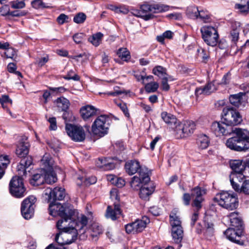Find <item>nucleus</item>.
I'll list each match as a JSON object with an SVG mask.
<instances>
[{
    "label": "nucleus",
    "instance_id": "1",
    "mask_svg": "<svg viewBox=\"0 0 249 249\" xmlns=\"http://www.w3.org/2000/svg\"><path fill=\"white\" fill-rule=\"evenodd\" d=\"M68 222L64 220H58L56 224L57 229L60 232L57 234L55 237V241L59 245H64L70 244L73 242L77 239L78 230V225L77 222L73 220H69Z\"/></svg>",
    "mask_w": 249,
    "mask_h": 249
},
{
    "label": "nucleus",
    "instance_id": "2",
    "mask_svg": "<svg viewBox=\"0 0 249 249\" xmlns=\"http://www.w3.org/2000/svg\"><path fill=\"white\" fill-rule=\"evenodd\" d=\"M211 131L217 137L230 135L234 134L237 139L248 149L249 148V131L245 129L227 127L225 124L213 123L211 126Z\"/></svg>",
    "mask_w": 249,
    "mask_h": 249
},
{
    "label": "nucleus",
    "instance_id": "3",
    "mask_svg": "<svg viewBox=\"0 0 249 249\" xmlns=\"http://www.w3.org/2000/svg\"><path fill=\"white\" fill-rule=\"evenodd\" d=\"M169 7L168 5L162 4H150L145 3L141 5L139 10H134L132 14L136 17L148 20L155 17L154 14L167 11L169 10Z\"/></svg>",
    "mask_w": 249,
    "mask_h": 249
},
{
    "label": "nucleus",
    "instance_id": "4",
    "mask_svg": "<svg viewBox=\"0 0 249 249\" xmlns=\"http://www.w3.org/2000/svg\"><path fill=\"white\" fill-rule=\"evenodd\" d=\"M49 209L51 215L59 216L62 218L60 220H66V222L73 219V216L75 213V210L69 203H64L62 205L59 203H55L52 201L49 205Z\"/></svg>",
    "mask_w": 249,
    "mask_h": 249
},
{
    "label": "nucleus",
    "instance_id": "5",
    "mask_svg": "<svg viewBox=\"0 0 249 249\" xmlns=\"http://www.w3.org/2000/svg\"><path fill=\"white\" fill-rule=\"evenodd\" d=\"M213 200L224 209L229 211L235 210L238 206V200L236 195L227 191H222L217 193L213 198Z\"/></svg>",
    "mask_w": 249,
    "mask_h": 249
},
{
    "label": "nucleus",
    "instance_id": "6",
    "mask_svg": "<svg viewBox=\"0 0 249 249\" xmlns=\"http://www.w3.org/2000/svg\"><path fill=\"white\" fill-rule=\"evenodd\" d=\"M222 122H214L220 124H224L227 127H231L240 124L242 119L239 112L232 107H226L223 110Z\"/></svg>",
    "mask_w": 249,
    "mask_h": 249
},
{
    "label": "nucleus",
    "instance_id": "7",
    "mask_svg": "<svg viewBox=\"0 0 249 249\" xmlns=\"http://www.w3.org/2000/svg\"><path fill=\"white\" fill-rule=\"evenodd\" d=\"M109 118L106 115L98 116L91 126V131L95 135L103 137L107 134L109 126Z\"/></svg>",
    "mask_w": 249,
    "mask_h": 249
},
{
    "label": "nucleus",
    "instance_id": "8",
    "mask_svg": "<svg viewBox=\"0 0 249 249\" xmlns=\"http://www.w3.org/2000/svg\"><path fill=\"white\" fill-rule=\"evenodd\" d=\"M206 193L205 190L199 186L195 187L191 190V196L188 193H185L183 196L184 203L186 205L190 204L191 197L193 199L192 205L198 210L201 207V202L203 201L202 196Z\"/></svg>",
    "mask_w": 249,
    "mask_h": 249
},
{
    "label": "nucleus",
    "instance_id": "9",
    "mask_svg": "<svg viewBox=\"0 0 249 249\" xmlns=\"http://www.w3.org/2000/svg\"><path fill=\"white\" fill-rule=\"evenodd\" d=\"M202 38L208 45L214 46L218 41L219 35L217 29L211 26H203L200 29Z\"/></svg>",
    "mask_w": 249,
    "mask_h": 249
},
{
    "label": "nucleus",
    "instance_id": "10",
    "mask_svg": "<svg viewBox=\"0 0 249 249\" xmlns=\"http://www.w3.org/2000/svg\"><path fill=\"white\" fill-rule=\"evenodd\" d=\"M196 128L194 122L186 121L183 123L178 122L175 127V132L177 138H183L193 133Z\"/></svg>",
    "mask_w": 249,
    "mask_h": 249
},
{
    "label": "nucleus",
    "instance_id": "11",
    "mask_svg": "<svg viewBox=\"0 0 249 249\" xmlns=\"http://www.w3.org/2000/svg\"><path fill=\"white\" fill-rule=\"evenodd\" d=\"M11 194L16 197H22L24 196L25 189L23 186V179L21 177L15 176L9 184Z\"/></svg>",
    "mask_w": 249,
    "mask_h": 249
},
{
    "label": "nucleus",
    "instance_id": "12",
    "mask_svg": "<svg viewBox=\"0 0 249 249\" xmlns=\"http://www.w3.org/2000/svg\"><path fill=\"white\" fill-rule=\"evenodd\" d=\"M65 129L69 136L75 142H83L85 139V131L82 126L66 124Z\"/></svg>",
    "mask_w": 249,
    "mask_h": 249
},
{
    "label": "nucleus",
    "instance_id": "13",
    "mask_svg": "<svg viewBox=\"0 0 249 249\" xmlns=\"http://www.w3.org/2000/svg\"><path fill=\"white\" fill-rule=\"evenodd\" d=\"M36 202V198L30 196L22 202L21 213L25 219H29L34 215Z\"/></svg>",
    "mask_w": 249,
    "mask_h": 249
},
{
    "label": "nucleus",
    "instance_id": "14",
    "mask_svg": "<svg viewBox=\"0 0 249 249\" xmlns=\"http://www.w3.org/2000/svg\"><path fill=\"white\" fill-rule=\"evenodd\" d=\"M66 196L65 189L61 187H55L53 190L50 188H46L43 193L45 198L48 202L61 200Z\"/></svg>",
    "mask_w": 249,
    "mask_h": 249
},
{
    "label": "nucleus",
    "instance_id": "15",
    "mask_svg": "<svg viewBox=\"0 0 249 249\" xmlns=\"http://www.w3.org/2000/svg\"><path fill=\"white\" fill-rule=\"evenodd\" d=\"M150 222L147 216L142 217V219H137L134 222L125 225V229L127 233H135L142 231Z\"/></svg>",
    "mask_w": 249,
    "mask_h": 249
},
{
    "label": "nucleus",
    "instance_id": "16",
    "mask_svg": "<svg viewBox=\"0 0 249 249\" xmlns=\"http://www.w3.org/2000/svg\"><path fill=\"white\" fill-rule=\"evenodd\" d=\"M150 180L147 169L141 170L139 177L134 176L130 182V186L134 190H138L142 187V184H147Z\"/></svg>",
    "mask_w": 249,
    "mask_h": 249
},
{
    "label": "nucleus",
    "instance_id": "17",
    "mask_svg": "<svg viewBox=\"0 0 249 249\" xmlns=\"http://www.w3.org/2000/svg\"><path fill=\"white\" fill-rule=\"evenodd\" d=\"M243 233L241 229L236 230L233 228H229L224 232L227 239L240 245H243L244 243L242 239Z\"/></svg>",
    "mask_w": 249,
    "mask_h": 249
},
{
    "label": "nucleus",
    "instance_id": "18",
    "mask_svg": "<svg viewBox=\"0 0 249 249\" xmlns=\"http://www.w3.org/2000/svg\"><path fill=\"white\" fill-rule=\"evenodd\" d=\"M224 221H230L231 226L234 228L236 230L242 229V231L244 232V226L242 219L239 217L238 213L235 212H232L229 214L223 217Z\"/></svg>",
    "mask_w": 249,
    "mask_h": 249
},
{
    "label": "nucleus",
    "instance_id": "19",
    "mask_svg": "<svg viewBox=\"0 0 249 249\" xmlns=\"http://www.w3.org/2000/svg\"><path fill=\"white\" fill-rule=\"evenodd\" d=\"M29 146L27 138H22L17 146L16 150L17 155L21 158H25L29 153Z\"/></svg>",
    "mask_w": 249,
    "mask_h": 249
},
{
    "label": "nucleus",
    "instance_id": "20",
    "mask_svg": "<svg viewBox=\"0 0 249 249\" xmlns=\"http://www.w3.org/2000/svg\"><path fill=\"white\" fill-rule=\"evenodd\" d=\"M226 145L229 149L236 151H243L248 150L235 136L228 139Z\"/></svg>",
    "mask_w": 249,
    "mask_h": 249
},
{
    "label": "nucleus",
    "instance_id": "21",
    "mask_svg": "<svg viewBox=\"0 0 249 249\" xmlns=\"http://www.w3.org/2000/svg\"><path fill=\"white\" fill-rule=\"evenodd\" d=\"M245 178L244 172H231L230 175V180L232 188L235 191H239V183L241 182Z\"/></svg>",
    "mask_w": 249,
    "mask_h": 249
},
{
    "label": "nucleus",
    "instance_id": "22",
    "mask_svg": "<svg viewBox=\"0 0 249 249\" xmlns=\"http://www.w3.org/2000/svg\"><path fill=\"white\" fill-rule=\"evenodd\" d=\"M121 214L120 205L118 202H114V206H108L107 208L106 216L112 220H116Z\"/></svg>",
    "mask_w": 249,
    "mask_h": 249
},
{
    "label": "nucleus",
    "instance_id": "23",
    "mask_svg": "<svg viewBox=\"0 0 249 249\" xmlns=\"http://www.w3.org/2000/svg\"><path fill=\"white\" fill-rule=\"evenodd\" d=\"M125 169L126 172L130 175H133L138 172L139 173L141 170L146 169L142 168L139 162L136 160H131L127 162L125 165Z\"/></svg>",
    "mask_w": 249,
    "mask_h": 249
},
{
    "label": "nucleus",
    "instance_id": "24",
    "mask_svg": "<svg viewBox=\"0 0 249 249\" xmlns=\"http://www.w3.org/2000/svg\"><path fill=\"white\" fill-rule=\"evenodd\" d=\"M96 165L99 168L106 170L113 169L116 167L114 160L108 158L99 159L96 162Z\"/></svg>",
    "mask_w": 249,
    "mask_h": 249
},
{
    "label": "nucleus",
    "instance_id": "25",
    "mask_svg": "<svg viewBox=\"0 0 249 249\" xmlns=\"http://www.w3.org/2000/svg\"><path fill=\"white\" fill-rule=\"evenodd\" d=\"M171 235L174 242L178 244V249H180L182 245L181 242L183 237V231L182 227L171 228Z\"/></svg>",
    "mask_w": 249,
    "mask_h": 249
},
{
    "label": "nucleus",
    "instance_id": "26",
    "mask_svg": "<svg viewBox=\"0 0 249 249\" xmlns=\"http://www.w3.org/2000/svg\"><path fill=\"white\" fill-rule=\"evenodd\" d=\"M155 186L152 184H144L140 189L139 196L141 198L146 199L155 191Z\"/></svg>",
    "mask_w": 249,
    "mask_h": 249
},
{
    "label": "nucleus",
    "instance_id": "27",
    "mask_svg": "<svg viewBox=\"0 0 249 249\" xmlns=\"http://www.w3.org/2000/svg\"><path fill=\"white\" fill-rule=\"evenodd\" d=\"M216 88L213 82H210L204 87L196 88L195 90L196 95H209L216 90Z\"/></svg>",
    "mask_w": 249,
    "mask_h": 249
},
{
    "label": "nucleus",
    "instance_id": "28",
    "mask_svg": "<svg viewBox=\"0 0 249 249\" xmlns=\"http://www.w3.org/2000/svg\"><path fill=\"white\" fill-rule=\"evenodd\" d=\"M97 109L93 106L87 105L81 108L80 112L83 119L87 120L95 115Z\"/></svg>",
    "mask_w": 249,
    "mask_h": 249
},
{
    "label": "nucleus",
    "instance_id": "29",
    "mask_svg": "<svg viewBox=\"0 0 249 249\" xmlns=\"http://www.w3.org/2000/svg\"><path fill=\"white\" fill-rule=\"evenodd\" d=\"M161 117L166 124L175 129V126L178 124L177 119L175 116L166 112H163L161 114Z\"/></svg>",
    "mask_w": 249,
    "mask_h": 249
},
{
    "label": "nucleus",
    "instance_id": "30",
    "mask_svg": "<svg viewBox=\"0 0 249 249\" xmlns=\"http://www.w3.org/2000/svg\"><path fill=\"white\" fill-rule=\"evenodd\" d=\"M45 175L43 170L41 169L39 173H36L33 176L30 183L34 186H39L45 183Z\"/></svg>",
    "mask_w": 249,
    "mask_h": 249
},
{
    "label": "nucleus",
    "instance_id": "31",
    "mask_svg": "<svg viewBox=\"0 0 249 249\" xmlns=\"http://www.w3.org/2000/svg\"><path fill=\"white\" fill-rule=\"evenodd\" d=\"M41 163L43 166L42 169L43 171L53 169V160L49 154L46 153L44 155L41 160Z\"/></svg>",
    "mask_w": 249,
    "mask_h": 249
},
{
    "label": "nucleus",
    "instance_id": "32",
    "mask_svg": "<svg viewBox=\"0 0 249 249\" xmlns=\"http://www.w3.org/2000/svg\"><path fill=\"white\" fill-rule=\"evenodd\" d=\"M230 166L232 170V172H244L246 169L245 162L240 160H231Z\"/></svg>",
    "mask_w": 249,
    "mask_h": 249
},
{
    "label": "nucleus",
    "instance_id": "33",
    "mask_svg": "<svg viewBox=\"0 0 249 249\" xmlns=\"http://www.w3.org/2000/svg\"><path fill=\"white\" fill-rule=\"evenodd\" d=\"M210 140L207 136L204 134H200L196 140V143L199 149H204L208 147L209 145Z\"/></svg>",
    "mask_w": 249,
    "mask_h": 249
},
{
    "label": "nucleus",
    "instance_id": "34",
    "mask_svg": "<svg viewBox=\"0 0 249 249\" xmlns=\"http://www.w3.org/2000/svg\"><path fill=\"white\" fill-rule=\"evenodd\" d=\"M176 211H173L170 214V223L172 228L173 227L181 228V222L179 216L176 213Z\"/></svg>",
    "mask_w": 249,
    "mask_h": 249
},
{
    "label": "nucleus",
    "instance_id": "35",
    "mask_svg": "<svg viewBox=\"0 0 249 249\" xmlns=\"http://www.w3.org/2000/svg\"><path fill=\"white\" fill-rule=\"evenodd\" d=\"M54 103L58 108H61L63 111H66L70 105L69 101L64 97L58 98L54 101Z\"/></svg>",
    "mask_w": 249,
    "mask_h": 249
},
{
    "label": "nucleus",
    "instance_id": "36",
    "mask_svg": "<svg viewBox=\"0 0 249 249\" xmlns=\"http://www.w3.org/2000/svg\"><path fill=\"white\" fill-rule=\"evenodd\" d=\"M0 103L2 107L12 116V113L8 108V106L12 104V100L9 98V96L5 94L0 96Z\"/></svg>",
    "mask_w": 249,
    "mask_h": 249
},
{
    "label": "nucleus",
    "instance_id": "37",
    "mask_svg": "<svg viewBox=\"0 0 249 249\" xmlns=\"http://www.w3.org/2000/svg\"><path fill=\"white\" fill-rule=\"evenodd\" d=\"M43 172L45 175V183L51 184L56 181L57 178L53 172V168L43 171Z\"/></svg>",
    "mask_w": 249,
    "mask_h": 249
},
{
    "label": "nucleus",
    "instance_id": "38",
    "mask_svg": "<svg viewBox=\"0 0 249 249\" xmlns=\"http://www.w3.org/2000/svg\"><path fill=\"white\" fill-rule=\"evenodd\" d=\"M243 93L239 92L236 94L231 95L229 97V101L233 106L239 107L243 102Z\"/></svg>",
    "mask_w": 249,
    "mask_h": 249
},
{
    "label": "nucleus",
    "instance_id": "39",
    "mask_svg": "<svg viewBox=\"0 0 249 249\" xmlns=\"http://www.w3.org/2000/svg\"><path fill=\"white\" fill-rule=\"evenodd\" d=\"M241 3L235 4V8L238 9L241 13H247L249 11V0H241Z\"/></svg>",
    "mask_w": 249,
    "mask_h": 249
},
{
    "label": "nucleus",
    "instance_id": "40",
    "mask_svg": "<svg viewBox=\"0 0 249 249\" xmlns=\"http://www.w3.org/2000/svg\"><path fill=\"white\" fill-rule=\"evenodd\" d=\"M152 72L160 78L168 76L166 73V69L160 66H157L153 69Z\"/></svg>",
    "mask_w": 249,
    "mask_h": 249
},
{
    "label": "nucleus",
    "instance_id": "41",
    "mask_svg": "<svg viewBox=\"0 0 249 249\" xmlns=\"http://www.w3.org/2000/svg\"><path fill=\"white\" fill-rule=\"evenodd\" d=\"M117 54L121 59L124 61H127L130 57L129 52L125 48H120L118 50Z\"/></svg>",
    "mask_w": 249,
    "mask_h": 249
},
{
    "label": "nucleus",
    "instance_id": "42",
    "mask_svg": "<svg viewBox=\"0 0 249 249\" xmlns=\"http://www.w3.org/2000/svg\"><path fill=\"white\" fill-rule=\"evenodd\" d=\"M103 36V35L100 33H97L95 34H94L89 38V41H90L94 46H98L101 41L102 38Z\"/></svg>",
    "mask_w": 249,
    "mask_h": 249
},
{
    "label": "nucleus",
    "instance_id": "43",
    "mask_svg": "<svg viewBox=\"0 0 249 249\" xmlns=\"http://www.w3.org/2000/svg\"><path fill=\"white\" fill-rule=\"evenodd\" d=\"M213 225V223L209 222H204V234L205 236L208 238L213 235L214 229Z\"/></svg>",
    "mask_w": 249,
    "mask_h": 249
},
{
    "label": "nucleus",
    "instance_id": "44",
    "mask_svg": "<svg viewBox=\"0 0 249 249\" xmlns=\"http://www.w3.org/2000/svg\"><path fill=\"white\" fill-rule=\"evenodd\" d=\"M197 18H199L204 23H209L211 21V18L207 11L199 10L198 11Z\"/></svg>",
    "mask_w": 249,
    "mask_h": 249
},
{
    "label": "nucleus",
    "instance_id": "45",
    "mask_svg": "<svg viewBox=\"0 0 249 249\" xmlns=\"http://www.w3.org/2000/svg\"><path fill=\"white\" fill-rule=\"evenodd\" d=\"M198 9L196 6L188 7L186 10V14L188 17L192 19L197 18Z\"/></svg>",
    "mask_w": 249,
    "mask_h": 249
},
{
    "label": "nucleus",
    "instance_id": "46",
    "mask_svg": "<svg viewBox=\"0 0 249 249\" xmlns=\"http://www.w3.org/2000/svg\"><path fill=\"white\" fill-rule=\"evenodd\" d=\"M159 87V84L156 82H151L146 84L145 86V91L147 93L155 92Z\"/></svg>",
    "mask_w": 249,
    "mask_h": 249
},
{
    "label": "nucleus",
    "instance_id": "47",
    "mask_svg": "<svg viewBox=\"0 0 249 249\" xmlns=\"http://www.w3.org/2000/svg\"><path fill=\"white\" fill-rule=\"evenodd\" d=\"M197 57L202 59V60L206 62L209 59V56L208 52L204 50L202 48H199L197 50Z\"/></svg>",
    "mask_w": 249,
    "mask_h": 249
},
{
    "label": "nucleus",
    "instance_id": "48",
    "mask_svg": "<svg viewBox=\"0 0 249 249\" xmlns=\"http://www.w3.org/2000/svg\"><path fill=\"white\" fill-rule=\"evenodd\" d=\"M76 217V216H75V214L73 216V219H72V220L76 222H77L75 220V218ZM78 222L80 223L81 226L80 227L79 226H78V230H81L82 229L86 226L88 223V219L87 217L84 215H81V217L78 218ZM78 225H79V224L77 223Z\"/></svg>",
    "mask_w": 249,
    "mask_h": 249
},
{
    "label": "nucleus",
    "instance_id": "49",
    "mask_svg": "<svg viewBox=\"0 0 249 249\" xmlns=\"http://www.w3.org/2000/svg\"><path fill=\"white\" fill-rule=\"evenodd\" d=\"M9 163L10 160L8 156L1 155L0 156V168L5 170Z\"/></svg>",
    "mask_w": 249,
    "mask_h": 249
},
{
    "label": "nucleus",
    "instance_id": "50",
    "mask_svg": "<svg viewBox=\"0 0 249 249\" xmlns=\"http://www.w3.org/2000/svg\"><path fill=\"white\" fill-rule=\"evenodd\" d=\"M87 18L86 15L82 12L77 14L73 18V21L77 24H81L84 22Z\"/></svg>",
    "mask_w": 249,
    "mask_h": 249
},
{
    "label": "nucleus",
    "instance_id": "51",
    "mask_svg": "<svg viewBox=\"0 0 249 249\" xmlns=\"http://www.w3.org/2000/svg\"><path fill=\"white\" fill-rule=\"evenodd\" d=\"M11 7L14 9H22L25 7L24 0H16L10 2Z\"/></svg>",
    "mask_w": 249,
    "mask_h": 249
},
{
    "label": "nucleus",
    "instance_id": "52",
    "mask_svg": "<svg viewBox=\"0 0 249 249\" xmlns=\"http://www.w3.org/2000/svg\"><path fill=\"white\" fill-rule=\"evenodd\" d=\"M31 4L32 6L36 9L49 7L42 0H34L32 2Z\"/></svg>",
    "mask_w": 249,
    "mask_h": 249
},
{
    "label": "nucleus",
    "instance_id": "53",
    "mask_svg": "<svg viewBox=\"0 0 249 249\" xmlns=\"http://www.w3.org/2000/svg\"><path fill=\"white\" fill-rule=\"evenodd\" d=\"M237 192L243 193L246 195H249V179L244 181L241 187L239 186V191H235Z\"/></svg>",
    "mask_w": 249,
    "mask_h": 249
},
{
    "label": "nucleus",
    "instance_id": "54",
    "mask_svg": "<svg viewBox=\"0 0 249 249\" xmlns=\"http://www.w3.org/2000/svg\"><path fill=\"white\" fill-rule=\"evenodd\" d=\"M78 179L81 181H83V177H79ZM97 181L96 178L95 177H90L88 178H86L84 179L83 181V183L85 185H90L96 183Z\"/></svg>",
    "mask_w": 249,
    "mask_h": 249
},
{
    "label": "nucleus",
    "instance_id": "55",
    "mask_svg": "<svg viewBox=\"0 0 249 249\" xmlns=\"http://www.w3.org/2000/svg\"><path fill=\"white\" fill-rule=\"evenodd\" d=\"M91 230L93 232V233L91 234V235L93 237L97 236L98 235L101 234L103 232L101 226L95 223L92 225Z\"/></svg>",
    "mask_w": 249,
    "mask_h": 249
},
{
    "label": "nucleus",
    "instance_id": "56",
    "mask_svg": "<svg viewBox=\"0 0 249 249\" xmlns=\"http://www.w3.org/2000/svg\"><path fill=\"white\" fill-rule=\"evenodd\" d=\"M161 87L163 90L167 91L169 89L170 87L168 84V81H172L173 79L170 76H167L164 78H161Z\"/></svg>",
    "mask_w": 249,
    "mask_h": 249
},
{
    "label": "nucleus",
    "instance_id": "57",
    "mask_svg": "<svg viewBox=\"0 0 249 249\" xmlns=\"http://www.w3.org/2000/svg\"><path fill=\"white\" fill-rule=\"evenodd\" d=\"M20 162V166L19 167L25 168L26 169L28 168L32 163L31 159L28 157L23 158Z\"/></svg>",
    "mask_w": 249,
    "mask_h": 249
},
{
    "label": "nucleus",
    "instance_id": "58",
    "mask_svg": "<svg viewBox=\"0 0 249 249\" xmlns=\"http://www.w3.org/2000/svg\"><path fill=\"white\" fill-rule=\"evenodd\" d=\"M117 105L123 112L125 116L129 118L130 114L126 104L124 102H120L117 103Z\"/></svg>",
    "mask_w": 249,
    "mask_h": 249
},
{
    "label": "nucleus",
    "instance_id": "59",
    "mask_svg": "<svg viewBox=\"0 0 249 249\" xmlns=\"http://www.w3.org/2000/svg\"><path fill=\"white\" fill-rule=\"evenodd\" d=\"M111 9L116 13H123L124 14H126L128 12V9L124 7H118L117 6H111Z\"/></svg>",
    "mask_w": 249,
    "mask_h": 249
},
{
    "label": "nucleus",
    "instance_id": "60",
    "mask_svg": "<svg viewBox=\"0 0 249 249\" xmlns=\"http://www.w3.org/2000/svg\"><path fill=\"white\" fill-rule=\"evenodd\" d=\"M230 37L231 41L236 44L239 38V32L237 30H233L231 32Z\"/></svg>",
    "mask_w": 249,
    "mask_h": 249
},
{
    "label": "nucleus",
    "instance_id": "61",
    "mask_svg": "<svg viewBox=\"0 0 249 249\" xmlns=\"http://www.w3.org/2000/svg\"><path fill=\"white\" fill-rule=\"evenodd\" d=\"M69 17L64 14H60L57 18V21L59 24H63L68 22Z\"/></svg>",
    "mask_w": 249,
    "mask_h": 249
},
{
    "label": "nucleus",
    "instance_id": "62",
    "mask_svg": "<svg viewBox=\"0 0 249 249\" xmlns=\"http://www.w3.org/2000/svg\"><path fill=\"white\" fill-rule=\"evenodd\" d=\"M84 35L83 33H77L73 36V41L77 44H79L82 42Z\"/></svg>",
    "mask_w": 249,
    "mask_h": 249
},
{
    "label": "nucleus",
    "instance_id": "63",
    "mask_svg": "<svg viewBox=\"0 0 249 249\" xmlns=\"http://www.w3.org/2000/svg\"><path fill=\"white\" fill-rule=\"evenodd\" d=\"M48 121L50 124V129L52 130H55L57 128L56 118L55 117H51Z\"/></svg>",
    "mask_w": 249,
    "mask_h": 249
},
{
    "label": "nucleus",
    "instance_id": "64",
    "mask_svg": "<svg viewBox=\"0 0 249 249\" xmlns=\"http://www.w3.org/2000/svg\"><path fill=\"white\" fill-rule=\"evenodd\" d=\"M0 13L3 16L9 15L10 13V8L8 5H4L0 8Z\"/></svg>",
    "mask_w": 249,
    "mask_h": 249
}]
</instances>
